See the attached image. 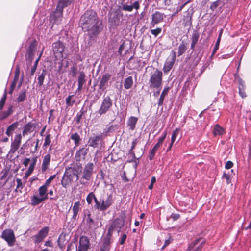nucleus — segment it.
Here are the masks:
<instances>
[{
	"mask_svg": "<svg viewBox=\"0 0 251 251\" xmlns=\"http://www.w3.org/2000/svg\"><path fill=\"white\" fill-rule=\"evenodd\" d=\"M50 158L51 156L50 154H47L44 156L42 164V171L43 172L46 171L48 168L50 161Z\"/></svg>",
	"mask_w": 251,
	"mask_h": 251,
	"instance_id": "obj_24",
	"label": "nucleus"
},
{
	"mask_svg": "<svg viewBox=\"0 0 251 251\" xmlns=\"http://www.w3.org/2000/svg\"><path fill=\"white\" fill-rule=\"evenodd\" d=\"M169 90V87H167L165 88L163 90L159 100L158 103V106H161L163 104L164 98L167 95Z\"/></svg>",
	"mask_w": 251,
	"mask_h": 251,
	"instance_id": "obj_32",
	"label": "nucleus"
},
{
	"mask_svg": "<svg viewBox=\"0 0 251 251\" xmlns=\"http://www.w3.org/2000/svg\"><path fill=\"white\" fill-rule=\"evenodd\" d=\"M46 73V71L45 67L40 69L39 72H38V75L37 78H44V77H45Z\"/></svg>",
	"mask_w": 251,
	"mask_h": 251,
	"instance_id": "obj_50",
	"label": "nucleus"
},
{
	"mask_svg": "<svg viewBox=\"0 0 251 251\" xmlns=\"http://www.w3.org/2000/svg\"><path fill=\"white\" fill-rule=\"evenodd\" d=\"M94 201H95V207L98 209H100V206H101V201H100V202L98 201V200L97 199V198H96L94 200Z\"/></svg>",
	"mask_w": 251,
	"mask_h": 251,
	"instance_id": "obj_62",
	"label": "nucleus"
},
{
	"mask_svg": "<svg viewBox=\"0 0 251 251\" xmlns=\"http://www.w3.org/2000/svg\"><path fill=\"white\" fill-rule=\"evenodd\" d=\"M51 143L50 135H48L46 136L45 139V142L44 143V146L47 147L49 146Z\"/></svg>",
	"mask_w": 251,
	"mask_h": 251,
	"instance_id": "obj_57",
	"label": "nucleus"
},
{
	"mask_svg": "<svg viewBox=\"0 0 251 251\" xmlns=\"http://www.w3.org/2000/svg\"><path fill=\"white\" fill-rule=\"evenodd\" d=\"M17 127H18V123L17 122H15V123L11 124L10 126H9L8 127V128L7 129V130L6 131V135H7L8 136H10V135H11L12 132H13V131L16 128H17Z\"/></svg>",
	"mask_w": 251,
	"mask_h": 251,
	"instance_id": "obj_34",
	"label": "nucleus"
},
{
	"mask_svg": "<svg viewBox=\"0 0 251 251\" xmlns=\"http://www.w3.org/2000/svg\"><path fill=\"white\" fill-rule=\"evenodd\" d=\"M74 172H65L61 180V184L64 188L71 183L75 175Z\"/></svg>",
	"mask_w": 251,
	"mask_h": 251,
	"instance_id": "obj_14",
	"label": "nucleus"
},
{
	"mask_svg": "<svg viewBox=\"0 0 251 251\" xmlns=\"http://www.w3.org/2000/svg\"><path fill=\"white\" fill-rule=\"evenodd\" d=\"M64 237H62V235H60L58 239V245L60 248H63V243H61L62 240H63Z\"/></svg>",
	"mask_w": 251,
	"mask_h": 251,
	"instance_id": "obj_60",
	"label": "nucleus"
},
{
	"mask_svg": "<svg viewBox=\"0 0 251 251\" xmlns=\"http://www.w3.org/2000/svg\"><path fill=\"white\" fill-rule=\"evenodd\" d=\"M1 237L5 240L9 246H13L16 242V237L14 231L11 229L4 230Z\"/></svg>",
	"mask_w": 251,
	"mask_h": 251,
	"instance_id": "obj_4",
	"label": "nucleus"
},
{
	"mask_svg": "<svg viewBox=\"0 0 251 251\" xmlns=\"http://www.w3.org/2000/svg\"><path fill=\"white\" fill-rule=\"evenodd\" d=\"M112 101L109 97L105 98L101 104L100 108L97 112L100 115L105 114L112 106Z\"/></svg>",
	"mask_w": 251,
	"mask_h": 251,
	"instance_id": "obj_9",
	"label": "nucleus"
},
{
	"mask_svg": "<svg viewBox=\"0 0 251 251\" xmlns=\"http://www.w3.org/2000/svg\"><path fill=\"white\" fill-rule=\"evenodd\" d=\"M96 197L93 192L90 193L86 198L87 202L88 204H91L93 200H95Z\"/></svg>",
	"mask_w": 251,
	"mask_h": 251,
	"instance_id": "obj_49",
	"label": "nucleus"
},
{
	"mask_svg": "<svg viewBox=\"0 0 251 251\" xmlns=\"http://www.w3.org/2000/svg\"><path fill=\"white\" fill-rule=\"evenodd\" d=\"M86 221L88 227L92 230H95L99 227L98 224L95 222L94 220L91 218L90 214H88L86 218Z\"/></svg>",
	"mask_w": 251,
	"mask_h": 251,
	"instance_id": "obj_21",
	"label": "nucleus"
},
{
	"mask_svg": "<svg viewBox=\"0 0 251 251\" xmlns=\"http://www.w3.org/2000/svg\"><path fill=\"white\" fill-rule=\"evenodd\" d=\"M125 224V220L123 218L116 219L108 229V234L111 235L113 231L116 228L120 229L123 227Z\"/></svg>",
	"mask_w": 251,
	"mask_h": 251,
	"instance_id": "obj_10",
	"label": "nucleus"
},
{
	"mask_svg": "<svg viewBox=\"0 0 251 251\" xmlns=\"http://www.w3.org/2000/svg\"><path fill=\"white\" fill-rule=\"evenodd\" d=\"M220 0H216V1L213 2L210 6V9L212 11H214L220 5Z\"/></svg>",
	"mask_w": 251,
	"mask_h": 251,
	"instance_id": "obj_46",
	"label": "nucleus"
},
{
	"mask_svg": "<svg viewBox=\"0 0 251 251\" xmlns=\"http://www.w3.org/2000/svg\"><path fill=\"white\" fill-rule=\"evenodd\" d=\"M151 86L154 88H159L161 85V79H151Z\"/></svg>",
	"mask_w": 251,
	"mask_h": 251,
	"instance_id": "obj_40",
	"label": "nucleus"
},
{
	"mask_svg": "<svg viewBox=\"0 0 251 251\" xmlns=\"http://www.w3.org/2000/svg\"><path fill=\"white\" fill-rule=\"evenodd\" d=\"M47 187L44 185L40 187L39 188V196L34 195L31 199V204L33 205H36L47 199Z\"/></svg>",
	"mask_w": 251,
	"mask_h": 251,
	"instance_id": "obj_2",
	"label": "nucleus"
},
{
	"mask_svg": "<svg viewBox=\"0 0 251 251\" xmlns=\"http://www.w3.org/2000/svg\"><path fill=\"white\" fill-rule=\"evenodd\" d=\"M36 40L33 41L27 49V56H26V61L29 63L31 62L34 56V53L36 50Z\"/></svg>",
	"mask_w": 251,
	"mask_h": 251,
	"instance_id": "obj_12",
	"label": "nucleus"
},
{
	"mask_svg": "<svg viewBox=\"0 0 251 251\" xmlns=\"http://www.w3.org/2000/svg\"><path fill=\"white\" fill-rule=\"evenodd\" d=\"M166 15L158 11L152 13L151 16V21L150 22V27L153 28L155 25L163 22Z\"/></svg>",
	"mask_w": 251,
	"mask_h": 251,
	"instance_id": "obj_8",
	"label": "nucleus"
},
{
	"mask_svg": "<svg viewBox=\"0 0 251 251\" xmlns=\"http://www.w3.org/2000/svg\"><path fill=\"white\" fill-rule=\"evenodd\" d=\"M101 201V206L100 210L101 211H105L106 210L112 203L113 200L112 196L111 195H109L107 196L106 200H100Z\"/></svg>",
	"mask_w": 251,
	"mask_h": 251,
	"instance_id": "obj_19",
	"label": "nucleus"
},
{
	"mask_svg": "<svg viewBox=\"0 0 251 251\" xmlns=\"http://www.w3.org/2000/svg\"><path fill=\"white\" fill-rule=\"evenodd\" d=\"M176 59V53L174 50H171L169 56L167 58L163 70L165 73L169 72L173 68Z\"/></svg>",
	"mask_w": 251,
	"mask_h": 251,
	"instance_id": "obj_5",
	"label": "nucleus"
},
{
	"mask_svg": "<svg viewBox=\"0 0 251 251\" xmlns=\"http://www.w3.org/2000/svg\"><path fill=\"white\" fill-rule=\"evenodd\" d=\"M160 146V145L157 143L151 151L150 155L149 156V159L150 160H152L154 158L155 154Z\"/></svg>",
	"mask_w": 251,
	"mask_h": 251,
	"instance_id": "obj_36",
	"label": "nucleus"
},
{
	"mask_svg": "<svg viewBox=\"0 0 251 251\" xmlns=\"http://www.w3.org/2000/svg\"><path fill=\"white\" fill-rule=\"evenodd\" d=\"M40 57L39 56L36 60V61L34 62V65L32 66H31L30 68H29V67L28 66H27V75L29 77H32L34 75V74L36 71V68H37V64L40 60Z\"/></svg>",
	"mask_w": 251,
	"mask_h": 251,
	"instance_id": "obj_25",
	"label": "nucleus"
},
{
	"mask_svg": "<svg viewBox=\"0 0 251 251\" xmlns=\"http://www.w3.org/2000/svg\"><path fill=\"white\" fill-rule=\"evenodd\" d=\"M80 203L79 201H77L74 203V205L72 208L73 212V219L75 220L77 218V214L80 210Z\"/></svg>",
	"mask_w": 251,
	"mask_h": 251,
	"instance_id": "obj_28",
	"label": "nucleus"
},
{
	"mask_svg": "<svg viewBox=\"0 0 251 251\" xmlns=\"http://www.w3.org/2000/svg\"><path fill=\"white\" fill-rule=\"evenodd\" d=\"M123 16L120 11L115 10L109 13L108 22L112 26H117L120 25L121 20Z\"/></svg>",
	"mask_w": 251,
	"mask_h": 251,
	"instance_id": "obj_3",
	"label": "nucleus"
},
{
	"mask_svg": "<svg viewBox=\"0 0 251 251\" xmlns=\"http://www.w3.org/2000/svg\"><path fill=\"white\" fill-rule=\"evenodd\" d=\"M132 6L133 7V9L134 8L136 10H138L140 8L139 2L138 1H135L133 5H132Z\"/></svg>",
	"mask_w": 251,
	"mask_h": 251,
	"instance_id": "obj_64",
	"label": "nucleus"
},
{
	"mask_svg": "<svg viewBox=\"0 0 251 251\" xmlns=\"http://www.w3.org/2000/svg\"><path fill=\"white\" fill-rule=\"evenodd\" d=\"M203 243L204 241L202 239H198L189 246L186 251H199L201 249Z\"/></svg>",
	"mask_w": 251,
	"mask_h": 251,
	"instance_id": "obj_16",
	"label": "nucleus"
},
{
	"mask_svg": "<svg viewBox=\"0 0 251 251\" xmlns=\"http://www.w3.org/2000/svg\"><path fill=\"white\" fill-rule=\"evenodd\" d=\"M63 9L64 8H62V10L61 12L58 8V5H57L56 10L54 11L53 15L55 20H57L58 19H60L61 20L62 19L63 14Z\"/></svg>",
	"mask_w": 251,
	"mask_h": 251,
	"instance_id": "obj_38",
	"label": "nucleus"
},
{
	"mask_svg": "<svg viewBox=\"0 0 251 251\" xmlns=\"http://www.w3.org/2000/svg\"><path fill=\"white\" fill-rule=\"evenodd\" d=\"M187 49V43L184 41H182L178 47L177 56L179 57L183 54Z\"/></svg>",
	"mask_w": 251,
	"mask_h": 251,
	"instance_id": "obj_26",
	"label": "nucleus"
},
{
	"mask_svg": "<svg viewBox=\"0 0 251 251\" xmlns=\"http://www.w3.org/2000/svg\"><path fill=\"white\" fill-rule=\"evenodd\" d=\"M35 128V126L34 124L32 123H27L24 127L23 130V135L25 136L28 134L32 132Z\"/></svg>",
	"mask_w": 251,
	"mask_h": 251,
	"instance_id": "obj_20",
	"label": "nucleus"
},
{
	"mask_svg": "<svg viewBox=\"0 0 251 251\" xmlns=\"http://www.w3.org/2000/svg\"><path fill=\"white\" fill-rule=\"evenodd\" d=\"M222 178L226 179L227 184L231 182V177L229 173H224L222 176Z\"/></svg>",
	"mask_w": 251,
	"mask_h": 251,
	"instance_id": "obj_55",
	"label": "nucleus"
},
{
	"mask_svg": "<svg viewBox=\"0 0 251 251\" xmlns=\"http://www.w3.org/2000/svg\"><path fill=\"white\" fill-rule=\"evenodd\" d=\"M100 135L91 137L88 141L89 146L93 148L97 147L100 142Z\"/></svg>",
	"mask_w": 251,
	"mask_h": 251,
	"instance_id": "obj_22",
	"label": "nucleus"
},
{
	"mask_svg": "<svg viewBox=\"0 0 251 251\" xmlns=\"http://www.w3.org/2000/svg\"><path fill=\"white\" fill-rule=\"evenodd\" d=\"M49 232V228L45 227L41 229L38 234L34 236V241L36 243L41 242L48 235Z\"/></svg>",
	"mask_w": 251,
	"mask_h": 251,
	"instance_id": "obj_17",
	"label": "nucleus"
},
{
	"mask_svg": "<svg viewBox=\"0 0 251 251\" xmlns=\"http://www.w3.org/2000/svg\"><path fill=\"white\" fill-rule=\"evenodd\" d=\"M16 180L17 182V186L15 191L16 192H19L20 193H22V190L24 187V185L22 180L20 178H17Z\"/></svg>",
	"mask_w": 251,
	"mask_h": 251,
	"instance_id": "obj_39",
	"label": "nucleus"
},
{
	"mask_svg": "<svg viewBox=\"0 0 251 251\" xmlns=\"http://www.w3.org/2000/svg\"><path fill=\"white\" fill-rule=\"evenodd\" d=\"M179 133V129L176 128L174 131H173L172 137H171V143L172 144H174L175 142L176 137L177 136Z\"/></svg>",
	"mask_w": 251,
	"mask_h": 251,
	"instance_id": "obj_47",
	"label": "nucleus"
},
{
	"mask_svg": "<svg viewBox=\"0 0 251 251\" xmlns=\"http://www.w3.org/2000/svg\"><path fill=\"white\" fill-rule=\"evenodd\" d=\"M22 135L21 134H17L14 137V140L12 142L9 153H14L19 149L21 143Z\"/></svg>",
	"mask_w": 251,
	"mask_h": 251,
	"instance_id": "obj_13",
	"label": "nucleus"
},
{
	"mask_svg": "<svg viewBox=\"0 0 251 251\" xmlns=\"http://www.w3.org/2000/svg\"><path fill=\"white\" fill-rule=\"evenodd\" d=\"M89 246L90 243L88 238L86 236L80 237L78 251H87Z\"/></svg>",
	"mask_w": 251,
	"mask_h": 251,
	"instance_id": "obj_18",
	"label": "nucleus"
},
{
	"mask_svg": "<svg viewBox=\"0 0 251 251\" xmlns=\"http://www.w3.org/2000/svg\"><path fill=\"white\" fill-rule=\"evenodd\" d=\"M110 244V239L105 238L103 240L100 248V251H106L108 249Z\"/></svg>",
	"mask_w": 251,
	"mask_h": 251,
	"instance_id": "obj_35",
	"label": "nucleus"
},
{
	"mask_svg": "<svg viewBox=\"0 0 251 251\" xmlns=\"http://www.w3.org/2000/svg\"><path fill=\"white\" fill-rule=\"evenodd\" d=\"M166 135H167V132H165L164 134V135L161 137L160 138H159V140H158V142L157 143V144H159V145L161 146V145L162 144L163 141L164 140V139H165L166 137Z\"/></svg>",
	"mask_w": 251,
	"mask_h": 251,
	"instance_id": "obj_63",
	"label": "nucleus"
},
{
	"mask_svg": "<svg viewBox=\"0 0 251 251\" xmlns=\"http://www.w3.org/2000/svg\"><path fill=\"white\" fill-rule=\"evenodd\" d=\"M65 46L60 41L54 42L52 44V49L55 58L57 59H60L63 57Z\"/></svg>",
	"mask_w": 251,
	"mask_h": 251,
	"instance_id": "obj_7",
	"label": "nucleus"
},
{
	"mask_svg": "<svg viewBox=\"0 0 251 251\" xmlns=\"http://www.w3.org/2000/svg\"><path fill=\"white\" fill-rule=\"evenodd\" d=\"M94 165L93 163H87L83 170L82 178L86 180H90L93 173Z\"/></svg>",
	"mask_w": 251,
	"mask_h": 251,
	"instance_id": "obj_15",
	"label": "nucleus"
},
{
	"mask_svg": "<svg viewBox=\"0 0 251 251\" xmlns=\"http://www.w3.org/2000/svg\"><path fill=\"white\" fill-rule=\"evenodd\" d=\"M35 167V162H33L29 166L28 170L26 171L24 178L26 179L33 171Z\"/></svg>",
	"mask_w": 251,
	"mask_h": 251,
	"instance_id": "obj_37",
	"label": "nucleus"
},
{
	"mask_svg": "<svg viewBox=\"0 0 251 251\" xmlns=\"http://www.w3.org/2000/svg\"><path fill=\"white\" fill-rule=\"evenodd\" d=\"M55 175L51 176L47 180H46L45 183L44 185L48 187L50 182L53 180V179L55 177Z\"/></svg>",
	"mask_w": 251,
	"mask_h": 251,
	"instance_id": "obj_58",
	"label": "nucleus"
},
{
	"mask_svg": "<svg viewBox=\"0 0 251 251\" xmlns=\"http://www.w3.org/2000/svg\"><path fill=\"white\" fill-rule=\"evenodd\" d=\"M39 142V141L38 139H36V141H33L30 140V139H28V140L23 145L21 149H26L28 147L30 148L31 153H35L37 151Z\"/></svg>",
	"mask_w": 251,
	"mask_h": 251,
	"instance_id": "obj_11",
	"label": "nucleus"
},
{
	"mask_svg": "<svg viewBox=\"0 0 251 251\" xmlns=\"http://www.w3.org/2000/svg\"><path fill=\"white\" fill-rule=\"evenodd\" d=\"M183 23L185 27H191L192 25V17L188 12H187V15L184 16Z\"/></svg>",
	"mask_w": 251,
	"mask_h": 251,
	"instance_id": "obj_30",
	"label": "nucleus"
},
{
	"mask_svg": "<svg viewBox=\"0 0 251 251\" xmlns=\"http://www.w3.org/2000/svg\"><path fill=\"white\" fill-rule=\"evenodd\" d=\"M79 25L84 32H87L91 39L96 38L103 28L102 21L93 9H88L84 12L80 17Z\"/></svg>",
	"mask_w": 251,
	"mask_h": 251,
	"instance_id": "obj_1",
	"label": "nucleus"
},
{
	"mask_svg": "<svg viewBox=\"0 0 251 251\" xmlns=\"http://www.w3.org/2000/svg\"><path fill=\"white\" fill-rule=\"evenodd\" d=\"M83 70L84 67L83 66H77L76 64H75L71 67L69 74L72 77L84 78L85 75Z\"/></svg>",
	"mask_w": 251,
	"mask_h": 251,
	"instance_id": "obj_6",
	"label": "nucleus"
},
{
	"mask_svg": "<svg viewBox=\"0 0 251 251\" xmlns=\"http://www.w3.org/2000/svg\"><path fill=\"white\" fill-rule=\"evenodd\" d=\"M156 181V178L155 176H152L151 178V182L150 185L149 186V189L151 190L153 188V185Z\"/></svg>",
	"mask_w": 251,
	"mask_h": 251,
	"instance_id": "obj_61",
	"label": "nucleus"
},
{
	"mask_svg": "<svg viewBox=\"0 0 251 251\" xmlns=\"http://www.w3.org/2000/svg\"><path fill=\"white\" fill-rule=\"evenodd\" d=\"M26 94L25 91L21 92L17 98V101L19 102L23 101L25 98Z\"/></svg>",
	"mask_w": 251,
	"mask_h": 251,
	"instance_id": "obj_53",
	"label": "nucleus"
},
{
	"mask_svg": "<svg viewBox=\"0 0 251 251\" xmlns=\"http://www.w3.org/2000/svg\"><path fill=\"white\" fill-rule=\"evenodd\" d=\"M71 138L74 140L75 143H77L79 142L80 138L77 133H75L71 135Z\"/></svg>",
	"mask_w": 251,
	"mask_h": 251,
	"instance_id": "obj_56",
	"label": "nucleus"
},
{
	"mask_svg": "<svg viewBox=\"0 0 251 251\" xmlns=\"http://www.w3.org/2000/svg\"><path fill=\"white\" fill-rule=\"evenodd\" d=\"M7 97L6 90L5 89L4 94L0 100V109L1 110L5 103V101Z\"/></svg>",
	"mask_w": 251,
	"mask_h": 251,
	"instance_id": "obj_45",
	"label": "nucleus"
},
{
	"mask_svg": "<svg viewBox=\"0 0 251 251\" xmlns=\"http://www.w3.org/2000/svg\"><path fill=\"white\" fill-rule=\"evenodd\" d=\"M122 7V9L124 11L130 12L133 10V7L132 5H128L126 4H123Z\"/></svg>",
	"mask_w": 251,
	"mask_h": 251,
	"instance_id": "obj_54",
	"label": "nucleus"
},
{
	"mask_svg": "<svg viewBox=\"0 0 251 251\" xmlns=\"http://www.w3.org/2000/svg\"><path fill=\"white\" fill-rule=\"evenodd\" d=\"M74 1V0H58L57 4L59 10L61 12L62 8L70 5Z\"/></svg>",
	"mask_w": 251,
	"mask_h": 251,
	"instance_id": "obj_23",
	"label": "nucleus"
},
{
	"mask_svg": "<svg viewBox=\"0 0 251 251\" xmlns=\"http://www.w3.org/2000/svg\"><path fill=\"white\" fill-rule=\"evenodd\" d=\"M74 97L73 95H70L66 99V103L67 106H72L75 102V100L73 98Z\"/></svg>",
	"mask_w": 251,
	"mask_h": 251,
	"instance_id": "obj_43",
	"label": "nucleus"
},
{
	"mask_svg": "<svg viewBox=\"0 0 251 251\" xmlns=\"http://www.w3.org/2000/svg\"><path fill=\"white\" fill-rule=\"evenodd\" d=\"M86 153V150L84 149H82L77 152L76 156H78L79 158L82 157L84 158Z\"/></svg>",
	"mask_w": 251,
	"mask_h": 251,
	"instance_id": "obj_51",
	"label": "nucleus"
},
{
	"mask_svg": "<svg viewBox=\"0 0 251 251\" xmlns=\"http://www.w3.org/2000/svg\"><path fill=\"white\" fill-rule=\"evenodd\" d=\"M200 37V34L197 31H194L191 38V42L197 43Z\"/></svg>",
	"mask_w": 251,
	"mask_h": 251,
	"instance_id": "obj_41",
	"label": "nucleus"
},
{
	"mask_svg": "<svg viewBox=\"0 0 251 251\" xmlns=\"http://www.w3.org/2000/svg\"><path fill=\"white\" fill-rule=\"evenodd\" d=\"M133 84L132 79H126L124 83V86L126 89L130 88Z\"/></svg>",
	"mask_w": 251,
	"mask_h": 251,
	"instance_id": "obj_52",
	"label": "nucleus"
},
{
	"mask_svg": "<svg viewBox=\"0 0 251 251\" xmlns=\"http://www.w3.org/2000/svg\"><path fill=\"white\" fill-rule=\"evenodd\" d=\"M13 107L12 106L10 105L8 107V110L6 111H4L0 115V119L1 120L7 118L8 116L12 114L13 112Z\"/></svg>",
	"mask_w": 251,
	"mask_h": 251,
	"instance_id": "obj_33",
	"label": "nucleus"
},
{
	"mask_svg": "<svg viewBox=\"0 0 251 251\" xmlns=\"http://www.w3.org/2000/svg\"><path fill=\"white\" fill-rule=\"evenodd\" d=\"M162 71L156 69L151 76V78H162Z\"/></svg>",
	"mask_w": 251,
	"mask_h": 251,
	"instance_id": "obj_42",
	"label": "nucleus"
},
{
	"mask_svg": "<svg viewBox=\"0 0 251 251\" xmlns=\"http://www.w3.org/2000/svg\"><path fill=\"white\" fill-rule=\"evenodd\" d=\"M224 129L219 125L217 124L214 127L213 133L214 136H219L222 135L224 133Z\"/></svg>",
	"mask_w": 251,
	"mask_h": 251,
	"instance_id": "obj_31",
	"label": "nucleus"
},
{
	"mask_svg": "<svg viewBox=\"0 0 251 251\" xmlns=\"http://www.w3.org/2000/svg\"><path fill=\"white\" fill-rule=\"evenodd\" d=\"M20 70L18 65L16 66L15 70V75L14 78H19L20 76Z\"/></svg>",
	"mask_w": 251,
	"mask_h": 251,
	"instance_id": "obj_59",
	"label": "nucleus"
},
{
	"mask_svg": "<svg viewBox=\"0 0 251 251\" xmlns=\"http://www.w3.org/2000/svg\"><path fill=\"white\" fill-rule=\"evenodd\" d=\"M162 32V28L157 27L156 29L151 30V33L155 37H157Z\"/></svg>",
	"mask_w": 251,
	"mask_h": 251,
	"instance_id": "obj_48",
	"label": "nucleus"
},
{
	"mask_svg": "<svg viewBox=\"0 0 251 251\" xmlns=\"http://www.w3.org/2000/svg\"><path fill=\"white\" fill-rule=\"evenodd\" d=\"M202 56V53L201 51V50H199L196 54V56L194 58L193 62L195 65H197L198 63L200 62L201 60V57Z\"/></svg>",
	"mask_w": 251,
	"mask_h": 251,
	"instance_id": "obj_44",
	"label": "nucleus"
},
{
	"mask_svg": "<svg viewBox=\"0 0 251 251\" xmlns=\"http://www.w3.org/2000/svg\"><path fill=\"white\" fill-rule=\"evenodd\" d=\"M239 83V94L242 98H245L246 97V94L244 91L245 87V83L242 79H240Z\"/></svg>",
	"mask_w": 251,
	"mask_h": 251,
	"instance_id": "obj_29",
	"label": "nucleus"
},
{
	"mask_svg": "<svg viewBox=\"0 0 251 251\" xmlns=\"http://www.w3.org/2000/svg\"><path fill=\"white\" fill-rule=\"evenodd\" d=\"M138 118L135 117L131 116L129 118L127 121V125L130 130H134Z\"/></svg>",
	"mask_w": 251,
	"mask_h": 251,
	"instance_id": "obj_27",
	"label": "nucleus"
}]
</instances>
